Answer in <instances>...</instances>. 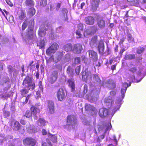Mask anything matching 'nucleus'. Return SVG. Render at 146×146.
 <instances>
[{
  "label": "nucleus",
  "instance_id": "obj_1",
  "mask_svg": "<svg viewBox=\"0 0 146 146\" xmlns=\"http://www.w3.org/2000/svg\"><path fill=\"white\" fill-rule=\"evenodd\" d=\"M129 70L131 72L132 74H130L128 76L127 78V80L129 81V85L127 82H125L123 84V87L121 89V94L122 99L120 98H119L115 102V107L113 110L112 112H111V115L112 116L113 115L116 111L119 109L120 107V106L122 103V99L124 97V94L126 92V90L127 87L129 86H130L131 84V81H132L134 82H140L143 78V77L141 78V79L139 80H136L135 79V77L134 74V73H136L138 76L140 75L141 73L142 72H144L145 70L144 69H143L142 70L140 68L138 71H137V69L134 66L133 67H131L130 68Z\"/></svg>",
  "mask_w": 146,
  "mask_h": 146
},
{
  "label": "nucleus",
  "instance_id": "obj_2",
  "mask_svg": "<svg viewBox=\"0 0 146 146\" xmlns=\"http://www.w3.org/2000/svg\"><path fill=\"white\" fill-rule=\"evenodd\" d=\"M93 78L95 81L99 84L100 86H103L104 87H108L110 89H113L115 87V84L111 80H105L101 84V80L98 76L96 74H94Z\"/></svg>",
  "mask_w": 146,
  "mask_h": 146
},
{
  "label": "nucleus",
  "instance_id": "obj_3",
  "mask_svg": "<svg viewBox=\"0 0 146 146\" xmlns=\"http://www.w3.org/2000/svg\"><path fill=\"white\" fill-rule=\"evenodd\" d=\"M23 86L28 87L29 90H33L35 88V84L33 79L29 76H27L23 81Z\"/></svg>",
  "mask_w": 146,
  "mask_h": 146
},
{
  "label": "nucleus",
  "instance_id": "obj_4",
  "mask_svg": "<svg viewBox=\"0 0 146 146\" xmlns=\"http://www.w3.org/2000/svg\"><path fill=\"white\" fill-rule=\"evenodd\" d=\"M63 55V52H57L55 55L51 56L49 58V60L50 62H53L55 63H56L60 60Z\"/></svg>",
  "mask_w": 146,
  "mask_h": 146
},
{
  "label": "nucleus",
  "instance_id": "obj_5",
  "mask_svg": "<svg viewBox=\"0 0 146 146\" xmlns=\"http://www.w3.org/2000/svg\"><path fill=\"white\" fill-rule=\"evenodd\" d=\"M111 124L110 123L108 122L102 125L99 127V131H104V133H106L108 130L111 129ZM100 138L102 139H103L105 137L104 134L100 136Z\"/></svg>",
  "mask_w": 146,
  "mask_h": 146
},
{
  "label": "nucleus",
  "instance_id": "obj_6",
  "mask_svg": "<svg viewBox=\"0 0 146 146\" xmlns=\"http://www.w3.org/2000/svg\"><path fill=\"white\" fill-rule=\"evenodd\" d=\"M82 79L85 82H90L92 75L90 71L86 69L82 73Z\"/></svg>",
  "mask_w": 146,
  "mask_h": 146
},
{
  "label": "nucleus",
  "instance_id": "obj_7",
  "mask_svg": "<svg viewBox=\"0 0 146 146\" xmlns=\"http://www.w3.org/2000/svg\"><path fill=\"white\" fill-rule=\"evenodd\" d=\"M100 91V88L98 89H94L93 90H92L90 95L88 96L87 98L89 101L93 103L95 102L97 100L96 97H94L93 96V95L96 96L98 94Z\"/></svg>",
  "mask_w": 146,
  "mask_h": 146
},
{
  "label": "nucleus",
  "instance_id": "obj_8",
  "mask_svg": "<svg viewBox=\"0 0 146 146\" xmlns=\"http://www.w3.org/2000/svg\"><path fill=\"white\" fill-rule=\"evenodd\" d=\"M58 48V45L57 43H53L47 50L46 54L48 55H50L51 53H54Z\"/></svg>",
  "mask_w": 146,
  "mask_h": 146
},
{
  "label": "nucleus",
  "instance_id": "obj_9",
  "mask_svg": "<svg viewBox=\"0 0 146 146\" xmlns=\"http://www.w3.org/2000/svg\"><path fill=\"white\" fill-rule=\"evenodd\" d=\"M58 77V72L53 71L51 73L50 76L48 79V82L51 84H53L56 81Z\"/></svg>",
  "mask_w": 146,
  "mask_h": 146
},
{
  "label": "nucleus",
  "instance_id": "obj_10",
  "mask_svg": "<svg viewBox=\"0 0 146 146\" xmlns=\"http://www.w3.org/2000/svg\"><path fill=\"white\" fill-rule=\"evenodd\" d=\"M36 143V141L34 139L31 138H27L23 141V143L25 145L29 146H34Z\"/></svg>",
  "mask_w": 146,
  "mask_h": 146
},
{
  "label": "nucleus",
  "instance_id": "obj_11",
  "mask_svg": "<svg viewBox=\"0 0 146 146\" xmlns=\"http://www.w3.org/2000/svg\"><path fill=\"white\" fill-rule=\"evenodd\" d=\"M57 98L58 100H63L65 97V91L62 88H60L57 92Z\"/></svg>",
  "mask_w": 146,
  "mask_h": 146
},
{
  "label": "nucleus",
  "instance_id": "obj_12",
  "mask_svg": "<svg viewBox=\"0 0 146 146\" xmlns=\"http://www.w3.org/2000/svg\"><path fill=\"white\" fill-rule=\"evenodd\" d=\"M67 121L68 125L73 126L76 123L77 119L74 116L70 115L67 117Z\"/></svg>",
  "mask_w": 146,
  "mask_h": 146
},
{
  "label": "nucleus",
  "instance_id": "obj_13",
  "mask_svg": "<svg viewBox=\"0 0 146 146\" xmlns=\"http://www.w3.org/2000/svg\"><path fill=\"white\" fill-rule=\"evenodd\" d=\"M31 110L32 115L33 116L35 119L36 120L38 118L37 114L39 112V109L37 107H36L35 106H33L31 108Z\"/></svg>",
  "mask_w": 146,
  "mask_h": 146
},
{
  "label": "nucleus",
  "instance_id": "obj_14",
  "mask_svg": "<svg viewBox=\"0 0 146 146\" xmlns=\"http://www.w3.org/2000/svg\"><path fill=\"white\" fill-rule=\"evenodd\" d=\"M89 57L91 60L95 62L98 59V56L97 53L92 50L89 51Z\"/></svg>",
  "mask_w": 146,
  "mask_h": 146
},
{
  "label": "nucleus",
  "instance_id": "obj_15",
  "mask_svg": "<svg viewBox=\"0 0 146 146\" xmlns=\"http://www.w3.org/2000/svg\"><path fill=\"white\" fill-rule=\"evenodd\" d=\"M82 50V45L80 44L74 45L73 51L74 53L78 54L81 52Z\"/></svg>",
  "mask_w": 146,
  "mask_h": 146
},
{
  "label": "nucleus",
  "instance_id": "obj_16",
  "mask_svg": "<svg viewBox=\"0 0 146 146\" xmlns=\"http://www.w3.org/2000/svg\"><path fill=\"white\" fill-rule=\"evenodd\" d=\"M99 114L100 116L102 117H105L108 114V110L105 108H101L99 110Z\"/></svg>",
  "mask_w": 146,
  "mask_h": 146
},
{
  "label": "nucleus",
  "instance_id": "obj_17",
  "mask_svg": "<svg viewBox=\"0 0 146 146\" xmlns=\"http://www.w3.org/2000/svg\"><path fill=\"white\" fill-rule=\"evenodd\" d=\"M46 29L44 25H42L39 28L38 34L39 36L43 37L46 34Z\"/></svg>",
  "mask_w": 146,
  "mask_h": 146
},
{
  "label": "nucleus",
  "instance_id": "obj_18",
  "mask_svg": "<svg viewBox=\"0 0 146 146\" xmlns=\"http://www.w3.org/2000/svg\"><path fill=\"white\" fill-rule=\"evenodd\" d=\"M98 42L97 36H94L92 38L90 44L92 47L94 48L97 46Z\"/></svg>",
  "mask_w": 146,
  "mask_h": 146
},
{
  "label": "nucleus",
  "instance_id": "obj_19",
  "mask_svg": "<svg viewBox=\"0 0 146 146\" xmlns=\"http://www.w3.org/2000/svg\"><path fill=\"white\" fill-rule=\"evenodd\" d=\"M33 26H31L29 27L28 29L27 32L26 33V35L27 37L30 39L32 38L33 35Z\"/></svg>",
  "mask_w": 146,
  "mask_h": 146
},
{
  "label": "nucleus",
  "instance_id": "obj_20",
  "mask_svg": "<svg viewBox=\"0 0 146 146\" xmlns=\"http://www.w3.org/2000/svg\"><path fill=\"white\" fill-rule=\"evenodd\" d=\"M98 49L99 53L101 54H103L104 49V44L103 41H100L99 42Z\"/></svg>",
  "mask_w": 146,
  "mask_h": 146
},
{
  "label": "nucleus",
  "instance_id": "obj_21",
  "mask_svg": "<svg viewBox=\"0 0 146 146\" xmlns=\"http://www.w3.org/2000/svg\"><path fill=\"white\" fill-rule=\"evenodd\" d=\"M10 87V86H9L7 88H5L4 90V92L1 94H0V98L6 99V98L11 96V93L10 92L9 93H7L6 92H5L7 90H8L9 89Z\"/></svg>",
  "mask_w": 146,
  "mask_h": 146
},
{
  "label": "nucleus",
  "instance_id": "obj_22",
  "mask_svg": "<svg viewBox=\"0 0 146 146\" xmlns=\"http://www.w3.org/2000/svg\"><path fill=\"white\" fill-rule=\"evenodd\" d=\"M85 22L87 24L93 25L94 22V19L92 16H88L85 18Z\"/></svg>",
  "mask_w": 146,
  "mask_h": 146
},
{
  "label": "nucleus",
  "instance_id": "obj_23",
  "mask_svg": "<svg viewBox=\"0 0 146 146\" xmlns=\"http://www.w3.org/2000/svg\"><path fill=\"white\" fill-rule=\"evenodd\" d=\"M48 106L50 113L51 114L53 113L54 112V102L51 101H49Z\"/></svg>",
  "mask_w": 146,
  "mask_h": 146
},
{
  "label": "nucleus",
  "instance_id": "obj_24",
  "mask_svg": "<svg viewBox=\"0 0 146 146\" xmlns=\"http://www.w3.org/2000/svg\"><path fill=\"white\" fill-rule=\"evenodd\" d=\"M69 87L71 88L72 91H73L75 90V84L74 79L71 78L69 79L68 81Z\"/></svg>",
  "mask_w": 146,
  "mask_h": 146
},
{
  "label": "nucleus",
  "instance_id": "obj_25",
  "mask_svg": "<svg viewBox=\"0 0 146 146\" xmlns=\"http://www.w3.org/2000/svg\"><path fill=\"white\" fill-rule=\"evenodd\" d=\"M13 124V125H12V127L14 130L17 131L19 130L20 127V124L17 121H13L12 122V124Z\"/></svg>",
  "mask_w": 146,
  "mask_h": 146
},
{
  "label": "nucleus",
  "instance_id": "obj_26",
  "mask_svg": "<svg viewBox=\"0 0 146 146\" xmlns=\"http://www.w3.org/2000/svg\"><path fill=\"white\" fill-rule=\"evenodd\" d=\"M68 12L67 10L65 8L62 9V14L63 15L62 17L63 18V20L66 21H67L68 20L67 16Z\"/></svg>",
  "mask_w": 146,
  "mask_h": 146
},
{
  "label": "nucleus",
  "instance_id": "obj_27",
  "mask_svg": "<svg viewBox=\"0 0 146 146\" xmlns=\"http://www.w3.org/2000/svg\"><path fill=\"white\" fill-rule=\"evenodd\" d=\"M97 23L98 26L100 28H103L105 26V21L102 19L98 20Z\"/></svg>",
  "mask_w": 146,
  "mask_h": 146
},
{
  "label": "nucleus",
  "instance_id": "obj_28",
  "mask_svg": "<svg viewBox=\"0 0 146 146\" xmlns=\"http://www.w3.org/2000/svg\"><path fill=\"white\" fill-rule=\"evenodd\" d=\"M48 137L49 139L53 143H56L57 142L56 135H52L49 134L48 135Z\"/></svg>",
  "mask_w": 146,
  "mask_h": 146
},
{
  "label": "nucleus",
  "instance_id": "obj_29",
  "mask_svg": "<svg viewBox=\"0 0 146 146\" xmlns=\"http://www.w3.org/2000/svg\"><path fill=\"white\" fill-rule=\"evenodd\" d=\"M67 73L70 77H72L74 75L73 70L71 67L69 66L67 69Z\"/></svg>",
  "mask_w": 146,
  "mask_h": 146
},
{
  "label": "nucleus",
  "instance_id": "obj_30",
  "mask_svg": "<svg viewBox=\"0 0 146 146\" xmlns=\"http://www.w3.org/2000/svg\"><path fill=\"white\" fill-rule=\"evenodd\" d=\"M112 98L110 96H109L108 98L105 99L104 102L107 104H109L110 105H112L113 102Z\"/></svg>",
  "mask_w": 146,
  "mask_h": 146
},
{
  "label": "nucleus",
  "instance_id": "obj_31",
  "mask_svg": "<svg viewBox=\"0 0 146 146\" xmlns=\"http://www.w3.org/2000/svg\"><path fill=\"white\" fill-rule=\"evenodd\" d=\"M99 0H97L96 2L95 1H93L92 3V9L93 11L96 10L98 6Z\"/></svg>",
  "mask_w": 146,
  "mask_h": 146
},
{
  "label": "nucleus",
  "instance_id": "obj_32",
  "mask_svg": "<svg viewBox=\"0 0 146 146\" xmlns=\"http://www.w3.org/2000/svg\"><path fill=\"white\" fill-rule=\"evenodd\" d=\"M64 48L66 52L70 51L72 49V45L70 44H67L64 46Z\"/></svg>",
  "mask_w": 146,
  "mask_h": 146
},
{
  "label": "nucleus",
  "instance_id": "obj_33",
  "mask_svg": "<svg viewBox=\"0 0 146 146\" xmlns=\"http://www.w3.org/2000/svg\"><path fill=\"white\" fill-rule=\"evenodd\" d=\"M85 109L87 110L95 111V108L92 106L88 104H86L85 106Z\"/></svg>",
  "mask_w": 146,
  "mask_h": 146
},
{
  "label": "nucleus",
  "instance_id": "obj_34",
  "mask_svg": "<svg viewBox=\"0 0 146 146\" xmlns=\"http://www.w3.org/2000/svg\"><path fill=\"white\" fill-rule=\"evenodd\" d=\"M92 28L86 29L84 31V35L85 37H87V36L91 35L92 33Z\"/></svg>",
  "mask_w": 146,
  "mask_h": 146
},
{
  "label": "nucleus",
  "instance_id": "obj_35",
  "mask_svg": "<svg viewBox=\"0 0 146 146\" xmlns=\"http://www.w3.org/2000/svg\"><path fill=\"white\" fill-rule=\"evenodd\" d=\"M46 123V121L43 118H40L38 120V124L39 126H42L45 125Z\"/></svg>",
  "mask_w": 146,
  "mask_h": 146
},
{
  "label": "nucleus",
  "instance_id": "obj_36",
  "mask_svg": "<svg viewBox=\"0 0 146 146\" xmlns=\"http://www.w3.org/2000/svg\"><path fill=\"white\" fill-rule=\"evenodd\" d=\"M42 146H52L51 142L48 139L45 141H42Z\"/></svg>",
  "mask_w": 146,
  "mask_h": 146
},
{
  "label": "nucleus",
  "instance_id": "obj_37",
  "mask_svg": "<svg viewBox=\"0 0 146 146\" xmlns=\"http://www.w3.org/2000/svg\"><path fill=\"white\" fill-rule=\"evenodd\" d=\"M28 129L27 130L31 133H35L37 131L36 128L35 127H33V126H30L29 127H26Z\"/></svg>",
  "mask_w": 146,
  "mask_h": 146
},
{
  "label": "nucleus",
  "instance_id": "obj_38",
  "mask_svg": "<svg viewBox=\"0 0 146 146\" xmlns=\"http://www.w3.org/2000/svg\"><path fill=\"white\" fill-rule=\"evenodd\" d=\"M25 4L27 6L32 7L34 5V3L32 0H26Z\"/></svg>",
  "mask_w": 146,
  "mask_h": 146
},
{
  "label": "nucleus",
  "instance_id": "obj_39",
  "mask_svg": "<svg viewBox=\"0 0 146 146\" xmlns=\"http://www.w3.org/2000/svg\"><path fill=\"white\" fill-rule=\"evenodd\" d=\"M29 92V90L25 88L22 89L20 91L21 95L23 96H25V95L27 94Z\"/></svg>",
  "mask_w": 146,
  "mask_h": 146
},
{
  "label": "nucleus",
  "instance_id": "obj_40",
  "mask_svg": "<svg viewBox=\"0 0 146 146\" xmlns=\"http://www.w3.org/2000/svg\"><path fill=\"white\" fill-rule=\"evenodd\" d=\"M25 17V13L22 11H21L19 14V18L21 20H23Z\"/></svg>",
  "mask_w": 146,
  "mask_h": 146
},
{
  "label": "nucleus",
  "instance_id": "obj_41",
  "mask_svg": "<svg viewBox=\"0 0 146 146\" xmlns=\"http://www.w3.org/2000/svg\"><path fill=\"white\" fill-rule=\"evenodd\" d=\"M135 56L134 54H127L126 55L125 58L126 60H131L134 59Z\"/></svg>",
  "mask_w": 146,
  "mask_h": 146
},
{
  "label": "nucleus",
  "instance_id": "obj_42",
  "mask_svg": "<svg viewBox=\"0 0 146 146\" xmlns=\"http://www.w3.org/2000/svg\"><path fill=\"white\" fill-rule=\"evenodd\" d=\"M45 41L44 39H42L40 40L39 43L38 44V46H39L40 48H44L45 46Z\"/></svg>",
  "mask_w": 146,
  "mask_h": 146
},
{
  "label": "nucleus",
  "instance_id": "obj_43",
  "mask_svg": "<svg viewBox=\"0 0 146 146\" xmlns=\"http://www.w3.org/2000/svg\"><path fill=\"white\" fill-rule=\"evenodd\" d=\"M28 12L29 15L32 16L35 14V10L33 8H31L29 9Z\"/></svg>",
  "mask_w": 146,
  "mask_h": 146
},
{
  "label": "nucleus",
  "instance_id": "obj_44",
  "mask_svg": "<svg viewBox=\"0 0 146 146\" xmlns=\"http://www.w3.org/2000/svg\"><path fill=\"white\" fill-rule=\"evenodd\" d=\"M76 38H82V35L81 34L80 31L78 30L76 32Z\"/></svg>",
  "mask_w": 146,
  "mask_h": 146
},
{
  "label": "nucleus",
  "instance_id": "obj_45",
  "mask_svg": "<svg viewBox=\"0 0 146 146\" xmlns=\"http://www.w3.org/2000/svg\"><path fill=\"white\" fill-rule=\"evenodd\" d=\"M31 116H32L31 112H30V111L27 110L25 112L24 116L23 117V118L24 116H25L26 117H29Z\"/></svg>",
  "mask_w": 146,
  "mask_h": 146
},
{
  "label": "nucleus",
  "instance_id": "obj_46",
  "mask_svg": "<svg viewBox=\"0 0 146 146\" xmlns=\"http://www.w3.org/2000/svg\"><path fill=\"white\" fill-rule=\"evenodd\" d=\"M82 121L84 125H89L90 122L85 118L82 119Z\"/></svg>",
  "mask_w": 146,
  "mask_h": 146
},
{
  "label": "nucleus",
  "instance_id": "obj_47",
  "mask_svg": "<svg viewBox=\"0 0 146 146\" xmlns=\"http://www.w3.org/2000/svg\"><path fill=\"white\" fill-rule=\"evenodd\" d=\"M10 115V113L7 111H4L3 112V115L5 117H9Z\"/></svg>",
  "mask_w": 146,
  "mask_h": 146
},
{
  "label": "nucleus",
  "instance_id": "obj_48",
  "mask_svg": "<svg viewBox=\"0 0 146 146\" xmlns=\"http://www.w3.org/2000/svg\"><path fill=\"white\" fill-rule=\"evenodd\" d=\"M144 48L143 47L137 49V52L138 54H141L144 51Z\"/></svg>",
  "mask_w": 146,
  "mask_h": 146
},
{
  "label": "nucleus",
  "instance_id": "obj_49",
  "mask_svg": "<svg viewBox=\"0 0 146 146\" xmlns=\"http://www.w3.org/2000/svg\"><path fill=\"white\" fill-rule=\"evenodd\" d=\"M40 5L42 6H45L47 4L46 0H42L41 2H40Z\"/></svg>",
  "mask_w": 146,
  "mask_h": 146
},
{
  "label": "nucleus",
  "instance_id": "obj_50",
  "mask_svg": "<svg viewBox=\"0 0 146 146\" xmlns=\"http://www.w3.org/2000/svg\"><path fill=\"white\" fill-rule=\"evenodd\" d=\"M80 66H78L76 69V73L77 75L79 74L80 71Z\"/></svg>",
  "mask_w": 146,
  "mask_h": 146
},
{
  "label": "nucleus",
  "instance_id": "obj_51",
  "mask_svg": "<svg viewBox=\"0 0 146 146\" xmlns=\"http://www.w3.org/2000/svg\"><path fill=\"white\" fill-rule=\"evenodd\" d=\"M26 21H25L22 25V29L23 30H24L27 27V23Z\"/></svg>",
  "mask_w": 146,
  "mask_h": 146
},
{
  "label": "nucleus",
  "instance_id": "obj_52",
  "mask_svg": "<svg viewBox=\"0 0 146 146\" xmlns=\"http://www.w3.org/2000/svg\"><path fill=\"white\" fill-rule=\"evenodd\" d=\"M116 94V92L115 91H112L110 92V96L112 98V99L114 98V96Z\"/></svg>",
  "mask_w": 146,
  "mask_h": 146
},
{
  "label": "nucleus",
  "instance_id": "obj_53",
  "mask_svg": "<svg viewBox=\"0 0 146 146\" xmlns=\"http://www.w3.org/2000/svg\"><path fill=\"white\" fill-rule=\"evenodd\" d=\"M41 92L40 90L36 92V99L40 97L41 95L40 94V92Z\"/></svg>",
  "mask_w": 146,
  "mask_h": 146
},
{
  "label": "nucleus",
  "instance_id": "obj_54",
  "mask_svg": "<svg viewBox=\"0 0 146 146\" xmlns=\"http://www.w3.org/2000/svg\"><path fill=\"white\" fill-rule=\"evenodd\" d=\"M83 25L82 24H80L78 26V30L79 31H82L83 29Z\"/></svg>",
  "mask_w": 146,
  "mask_h": 146
},
{
  "label": "nucleus",
  "instance_id": "obj_55",
  "mask_svg": "<svg viewBox=\"0 0 146 146\" xmlns=\"http://www.w3.org/2000/svg\"><path fill=\"white\" fill-rule=\"evenodd\" d=\"M75 63L76 64H78L80 63V60L79 57L76 58L75 60Z\"/></svg>",
  "mask_w": 146,
  "mask_h": 146
},
{
  "label": "nucleus",
  "instance_id": "obj_56",
  "mask_svg": "<svg viewBox=\"0 0 146 146\" xmlns=\"http://www.w3.org/2000/svg\"><path fill=\"white\" fill-rule=\"evenodd\" d=\"M38 86L41 92H43V87L41 82H40L38 83Z\"/></svg>",
  "mask_w": 146,
  "mask_h": 146
},
{
  "label": "nucleus",
  "instance_id": "obj_57",
  "mask_svg": "<svg viewBox=\"0 0 146 146\" xmlns=\"http://www.w3.org/2000/svg\"><path fill=\"white\" fill-rule=\"evenodd\" d=\"M70 56L69 54H66L65 56V61H68L70 58Z\"/></svg>",
  "mask_w": 146,
  "mask_h": 146
},
{
  "label": "nucleus",
  "instance_id": "obj_58",
  "mask_svg": "<svg viewBox=\"0 0 146 146\" xmlns=\"http://www.w3.org/2000/svg\"><path fill=\"white\" fill-rule=\"evenodd\" d=\"M88 90V86L86 85H84V93H86L87 92Z\"/></svg>",
  "mask_w": 146,
  "mask_h": 146
},
{
  "label": "nucleus",
  "instance_id": "obj_59",
  "mask_svg": "<svg viewBox=\"0 0 146 146\" xmlns=\"http://www.w3.org/2000/svg\"><path fill=\"white\" fill-rule=\"evenodd\" d=\"M5 1L7 4L10 6L11 7L13 6V4L9 0H5Z\"/></svg>",
  "mask_w": 146,
  "mask_h": 146
},
{
  "label": "nucleus",
  "instance_id": "obj_60",
  "mask_svg": "<svg viewBox=\"0 0 146 146\" xmlns=\"http://www.w3.org/2000/svg\"><path fill=\"white\" fill-rule=\"evenodd\" d=\"M125 50L124 48H123L120 50L119 54L120 56H121L122 55L123 52L125 51Z\"/></svg>",
  "mask_w": 146,
  "mask_h": 146
},
{
  "label": "nucleus",
  "instance_id": "obj_61",
  "mask_svg": "<svg viewBox=\"0 0 146 146\" xmlns=\"http://www.w3.org/2000/svg\"><path fill=\"white\" fill-rule=\"evenodd\" d=\"M42 133L43 135H44L46 134L47 132L45 129H43L42 130Z\"/></svg>",
  "mask_w": 146,
  "mask_h": 146
},
{
  "label": "nucleus",
  "instance_id": "obj_62",
  "mask_svg": "<svg viewBox=\"0 0 146 146\" xmlns=\"http://www.w3.org/2000/svg\"><path fill=\"white\" fill-rule=\"evenodd\" d=\"M31 96V95L30 94V95H28L27 97L26 98L25 101V103H27V101L29 98V97Z\"/></svg>",
  "mask_w": 146,
  "mask_h": 146
},
{
  "label": "nucleus",
  "instance_id": "obj_63",
  "mask_svg": "<svg viewBox=\"0 0 146 146\" xmlns=\"http://www.w3.org/2000/svg\"><path fill=\"white\" fill-rule=\"evenodd\" d=\"M127 37L129 40H132L133 39L131 35L130 34H128Z\"/></svg>",
  "mask_w": 146,
  "mask_h": 146
},
{
  "label": "nucleus",
  "instance_id": "obj_64",
  "mask_svg": "<svg viewBox=\"0 0 146 146\" xmlns=\"http://www.w3.org/2000/svg\"><path fill=\"white\" fill-rule=\"evenodd\" d=\"M113 140L115 142V144L117 145V140L116 137L115 135H113Z\"/></svg>",
  "mask_w": 146,
  "mask_h": 146
}]
</instances>
